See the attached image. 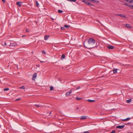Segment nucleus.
Returning <instances> with one entry per match:
<instances>
[{"label":"nucleus","instance_id":"nucleus-1","mask_svg":"<svg viewBox=\"0 0 133 133\" xmlns=\"http://www.w3.org/2000/svg\"><path fill=\"white\" fill-rule=\"evenodd\" d=\"M85 41L84 43V46L87 48H91L95 47V41L94 39L91 38L89 39L88 40V43L86 44H85Z\"/></svg>","mask_w":133,"mask_h":133},{"label":"nucleus","instance_id":"nucleus-2","mask_svg":"<svg viewBox=\"0 0 133 133\" xmlns=\"http://www.w3.org/2000/svg\"><path fill=\"white\" fill-rule=\"evenodd\" d=\"M16 46H17V45L15 43H10L9 45V46L10 47V48H12Z\"/></svg>","mask_w":133,"mask_h":133},{"label":"nucleus","instance_id":"nucleus-3","mask_svg":"<svg viewBox=\"0 0 133 133\" xmlns=\"http://www.w3.org/2000/svg\"><path fill=\"white\" fill-rule=\"evenodd\" d=\"M72 90H70L69 91L67 92L65 94V96H70V94L72 92Z\"/></svg>","mask_w":133,"mask_h":133},{"label":"nucleus","instance_id":"nucleus-4","mask_svg":"<svg viewBox=\"0 0 133 133\" xmlns=\"http://www.w3.org/2000/svg\"><path fill=\"white\" fill-rule=\"evenodd\" d=\"M107 47L109 49H113L114 48V46L110 45H109L107 46Z\"/></svg>","mask_w":133,"mask_h":133},{"label":"nucleus","instance_id":"nucleus-5","mask_svg":"<svg viewBox=\"0 0 133 133\" xmlns=\"http://www.w3.org/2000/svg\"><path fill=\"white\" fill-rule=\"evenodd\" d=\"M37 76V73H35L32 76V79L33 80H35V78Z\"/></svg>","mask_w":133,"mask_h":133},{"label":"nucleus","instance_id":"nucleus-6","mask_svg":"<svg viewBox=\"0 0 133 133\" xmlns=\"http://www.w3.org/2000/svg\"><path fill=\"white\" fill-rule=\"evenodd\" d=\"M124 127V125H118L116 127L117 128H119L121 129H123Z\"/></svg>","mask_w":133,"mask_h":133},{"label":"nucleus","instance_id":"nucleus-7","mask_svg":"<svg viewBox=\"0 0 133 133\" xmlns=\"http://www.w3.org/2000/svg\"><path fill=\"white\" fill-rule=\"evenodd\" d=\"M22 2H17L16 4L18 5L19 7H20L21 6V4Z\"/></svg>","mask_w":133,"mask_h":133},{"label":"nucleus","instance_id":"nucleus-8","mask_svg":"<svg viewBox=\"0 0 133 133\" xmlns=\"http://www.w3.org/2000/svg\"><path fill=\"white\" fill-rule=\"evenodd\" d=\"M116 15L118 16H119L122 17H125V15L121 14H116Z\"/></svg>","mask_w":133,"mask_h":133},{"label":"nucleus","instance_id":"nucleus-9","mask_svg":"<svg viewBox=\"0 0 133 133\" xmlns=\"http://www.w3.org/2000/svg\"><path fill=\"white\" fill-rule=\"evenodd\" d=\"M49 35H45L44 37V39L45 40H47L49 37Z\"/></svg>","mask_w":133,"mask_h":133},{"label":"nucleus","instance_id":"nucleus-10","mask_svg":"<svg viewBox=\"0 0 133 133\" xmlns=\"http://www.w3.org/2000/svg\"><path fill=\"white\" fill-rule=\"evenodd\" d=\"M86 117H87L85 116H82L81 117L80 119L81 120L84 119L86 118Z\"/></svg>","mask_w":133,"mask_h":133},{"label":"nucleus","instance_id":"nucleus-11","mask_svg":"<svg viewBox=\"0 0 133 133\" xmlns=\"http://www.w3.org/2000/svg\"><path fill=\"white\" fill-rule=\"evenodd\" d=\"M125 26L126 27L128 28H131V26L129 24H126Z\"/></svg>","mask_w":133,"mask_h":133},{"label":"nucleus","instance_id":"nucleus-12","mask_svg":"<svg viewBox=\"0 0 133 133\" xmlns=\"http://www.w3.org/2000/svg\"><path fill=\"white\" fill-rule=\"evenodd\" d=\"M85 4L87 5H90L91 6H93V5L90 4V3L88 2H85Z\"/></svg>","mask_w":133,"mask_h":133},{"label":"nucleus","instance_id":"nucleus-13","mask_svg":"<svg viewBox=\"0 0 133 133\" xmlns=\"http://www.w3.org/2000/svg\"><path fill=\"white\" fill-rule=\"evenodd\" d=\"M65 57V55H64V54H63L61 56V59H64V58Z\"/></svg>","mask_w":133,"mask_h":133},{"label":"nucleus","instance_id":"nucleus-14","mask_svg":"<svg viewBox=\"0 0 133 133\" xmlns=\"http://www.w3.org/2000/svg\"><path fill=\"white\" fill-rule=\"evenodd\" d=\"M87 101L91 102H93L95 101L94 100H90V99H88L87 100Z\"/></svg>","mask_w":133,"mask_h":133},{"label":"nucleus","instance_id":"nucleus-15","mask_svg":"<svg viewBox=\"0 0 133 133\" xmlns=\"http://www.w3.org/2000/svg\"><path fill=\"white\" fill-rule=\"evenodd\" d=\"M130 119V118H127L126 119H123V121H127L129 120Z\"/></svg>","mask_w":133,"mask_h":133},{"label":"nucleus","instance_id":"nucleus-16","mask_svg":"<svg viewBox=\"0 0 133 133\" xmlns=\"http://www.w3.org/2000/svg\"><path fill=\"white\" fill-rule=\"evenodd\" d=\"M92 2H94L97 3H99V1H96V0H93Z\"/></svg>","mask_w":133,"mask_h":133},{"label":"nucleus","instance_id":"nucleus-17","mask_svg":"<svg viewBox=\"0 0 133 133\" xmlns=\"http://www.w3.org/2000/svg\"><path fill=\"white\" fill-rule=\"evenodd\" d=\"M131 101V99H130L129 100H127L126 102H127V103H129Z\"/></svg>","mask_w":133,"mask_h":133},{"label":"nucleus","instance_id":"nucleus-18","mask_svg":"<svg viewBox=\"0 0 133 133\" xmlns=\"http://www.w3.org/2000/svg\"><path fill=\"white\" fill-rule=\"evenodd\" d=\"M64 27L66 28H68L70 27V26L66 25H65L64 26Z\"/></svg>","mask_w":133,"mask_h":133},{"label":"nucleus","instance_id":"nucleus-19","mask_svg":"<svg viewBox=\"0 0 133 133\" xmlns=\"http://www.w3.org/2000/svg\"><path fill=\"white\" fill-rule=\"evenodd\" d=\"M76 100H80L82 99V98H78L77 97L76 98Z\"/></svg>","mask_w":133,"mask_h":133},{"label":"nucleus","instance_id":"nucleus-20","mask_svg":"<svg viewBox=\"0 0 133 133\" xmlns=\"http://www.w3.org/2000/svg\"><path fill=\"white\" fill-rule=\"evenodd\" d=\"M113 71L114 74L117 72V70L114 69L113 70Z\"/></svg>","mask_w":133,"mask_h":133},{"label":"nucleus","instance_id":"nucleus-21","mask_svg":"<svg viewBox=\"0 0 133 133\" xmlns=\"http://www.w3.org/2000/svg\"><path fill=\"white\" fill-rule=\"evenodd\" d=\"M9 90V89L8 88H6L4 89L3 90L4 91H8Z\"/></svg>","mask_w":133,"mask_h":133},{"label":"nucleus","instance_id":"nucleus-22","mask_svg":"<svg viewBox=\"0 0 133 133\" xmlns=\"http://www.w3.org/2000/svg\"><path fill=\"white\" fill-rule=\"evenodd\" d=\"M129 3H133V0H130L128 2Z\"/></svg>","mask_w":133,"mask_h":133},{"label":"nucleus","instance_id":"nucleus-23","mask_svg":"<svg viewBox=\"0 0 133 133\" xmlns=\"http://www.w3.org/2000/svg\"><path fill=\"white\" fill-rule=\"evenodd\" d=\"M58 12L59 13H61L63 12V11L61 10H58Z\"/></svg>","mask_w":133,"mask_h":133},{"label":"nucleus","instance_id":"nucleus-24","mask_svg":"<svg viewBox=\"0 0 133 133\" xmlns=\"http://www.w3.org/2000/svg\"><path fill=\"white\" fill-rule=\"evenodd\" d=\"M69 1L71 2H75L76 1V0H69Z\"/></svg>","mask_w":133,"mask_h":133},{"label":"nucleus","instance_id":"nucleus-25","mask_svg":"<svg viewBox=\"0 0 133 133\" xmlns=\"http://www.w3.org/2000/svg\"><path fill=\"white\" fill-rule=\"evenodd\" d=\"M2 43V45L3 46H5L6 45V42H4L3 43Z\"/></svg>","mask_w":133,"mask_h":133},{"label":"nucleus","instance_id":"nucleus-26","mask_svg":"<svg viewBox=\"0 0 133 133\" xmlns=\"http://www.w3.org/2000/svg\"><path fill=\"white\" fill-rule=\"evenodd\" d=\"M20 88L21 89H24L25 87L24 86H22L20 87Z\"/></svg>","mask_w":133,"mask_h":133},{"label":"nucleus","instance_id":"nucleus-27","mask_svg":"<svg viewBox=\"0 0 133 133\" xmlns=\"http://www.w3.org/2000/svg\"><path fill=\"white\" fill-rule=\"evenodd\" d=\"M53 90V87L52 86H51L50 87V90L51 91H52Z\"/></svg>","mask_w":133,"mask_h":133},{"label":"nucleus","instance_id":"nucleus-28","mask_svg":"<svg viewBox=\"0 0 133 133\" xmlns=\"http://www.w3.org/2000/svg\"><path fill=\"white\" fill-rule=\"evenodd\" d=\"M36 6H38V5H39V3L37 1H36Z\"/></svg>","mask_w":133,"mask_h":133},{"label":"nucleus","instance_id":"nucleus-29","mask_svg":"<svg viewBox=\"0 0 133 133\" xmlns=\"http://www.w3.org/2000/svg\"><path fill=\"white\" fill-rule=\"evenodd\" d=\"M124 5H125V6H129V4L127 3H125L124 4Z\"/></svg>","mask_w":133,"mask_h":133},{"label":"nucleus","instance_id":"nucleus-30","mask_svg":"<svg viewBox=\"0 0 133 133\" xmlns=\"http://www.w3.org/2000/svg\"><path fill=\"white\" fill-rule=\"evenodd\" d=\"M35 106H37L38 107H41L42 106V105H36V104H35Z\"/></svg>","mask_w":133,"mask_h":133},{"label":"nucleus","instance_id":"nucleus-31","mask_svg":"<svg viewBox=\"0 0 133 133\" xmlns=\"http://www.w3.org/2000/svg\"><path fill=\"white\" fill-rule=\"evenodd\" d=\"M116 132V131L114 130L112 131V132L111 133H115Z\"/></svg>","mask_w":133,"mask_h":133},{"label":"nucleus","instance_id":"nucleus-32","mask_svg":"<svg viewBox=\"0 0 133 133\" xmlns=\"http://www.w3.org/2000/svg\"><path fill=\"white\" fill-rule=\"evenodd\" d=\"M42 53L43 54H46V52L44 50H43L42 51Z\"/></svg>","mask_w":133,"mask_h":133},{"label":"nucleus","instance_id":"nucleus-33","mask_svg":"<svg viewBox=\"0 0 133 133\" xmlns=\"http://www.w3.org/2000/svg\"><path fill=\"white\" fill-rule=\"evenodd\" d=\"M21 99V98H19L18 99H16L15 100V101H19V100H20Z\"/></svg>","mask_w":133,"mask_h":133},{"label":"nucleus","instance_id":"nucleus-34","mask_svg":"<svg viewBox=\"0 0 133 133\" xmlns=\"http://www.w3.org/2000/svg\"><path fill=\"white\" fill-rule=\"evenodd\" d=\"M64 27H61V29L62 30H64Z\"/></svg>","mask_w":133,"mask_h":133},{"label":"nucleus","instance_id":"nucleus-35","mask_svg":"<svg viewBox=\"0 0 133 133\" xmlns=\"http://www.w3.org/2000/svg\"><path fill=\"white\" fill-rule=\"evenodd\" d=\"M84 133H89V132L88 131H84Z\"/></svg>","mask_w":133,"mask_h":133},{"label":"nucleus","instance_id":"nucleus-36","mask_svg":"<svg viewBox=\"0 0 133 133\" xmlns=\"http://www.w3.org/2000/svg\"><path fill=\"white\" fill-rule=\"evenodd\" d=\"M82 2H84L85 3V2H86L85 0H83L82 1Z\"/></svg>","mask_w":133,"mask_h":133},{"label":"nucleus","instance_id":"nucleus-37","mask_svg":"<svg viewBox=\"0 0 133 133\" xmlns=\"http://www.w3.org/2000/svg\"><path fill=\"white\" fill-rule=\"evenodd\" d=\"M2 0L4 3H5V0Z\"/></svg>","mask_w":133,"mask_h":133},{"label":"nucleus","instance_id":"nucleus-38","mask_svg":"<svg viewBox=\"0 0 133 133\" xmlns=\"http://www.w3.org/2000/svg\"><path fill=\"white\" fill-rule=\"evenodd\" d=\"M80 88V87L78 86V87L76 88V89H78Z\"/></svg>","mask_w":133,"mask_h":133},{"label":"nucleus","instance_id":"nucleus-39","mask_svg":"<svg viewBox=\"0 0 133 133\" xmlns=\"http://www.w3.org/2000/svg\"><path fill=\"white\" fill-rule=\"evenodd\" d=\"M26 31L27 32H28L29 31V29H27L26 30Z\"/></svg>","mask_w":133,"mask_h":133},{"label":"nucleus","instance_id":"nucleus-40","mask_svg":"<svg viewBox=\"0 0 133 133\" xmlns=\"http://www.w3.org/2000/svg\"><path fill=\"white\" fill-rule=\"evenodd\" d=\"M36 66L38 68L40 66V65H37Z\"/></svg>","mask_w":133,"mask_h":133},{"label":"nucleus","instance_id":"nucleus-41","mask_svg":"<svg viewBox=\"0 0 133 133\" xmlns=\"http://www.w3.org/2000/svg\"><path fill=\"white\" fill-rule=\"evenodd\" d=\"M132 6V5H129V7H130V8H131V6Z\"/></svg>","mask_w":133,"mask_h":133},{"label":"nucleus","instance_id":"nucleus-42","mask_svg":"<svg viewBox=\"0 0 133 133\" xmlns=\"http://www.w3.org/2000/svg\"><path fill=\"white\" fill-rule=\"evenodd\" d=\"M131 8L133 9V5H132V6L131 7Z\"/></svg>","mask_w":133,"mask_h":133},{"label":"nucleus","instance_id":"nucleus-43","mask_svg":"<svg viewBox=\"0 0 133 133\" xmlns=\"http://www.w3.org/2000/svg\"><path fill=\"white\" fill-rule=\"evenodd\" d=\"M40 62L41 63H43L44 62V61H41Z\"/></svg>","mask_w":133,"mask_h":133},{"label":"nucleus","instance_id":"nucleus-44","mask_svg":"<svg viewBox=\"0 0 133 133\" xmlns=\"http://www.w3.org/2000/svg\"><path fill=\"white\" fill-rule=\"evenodd\" d=\"M127 133H132V132H128Z\"/></svg>","mask_w":133,"mask_h":133},{"label":"nucleus","instance_id":"nucleus-45","mask_svg":"<svg viewBox=\"0 0 133 133\" xmlns=\"http://www.w3.org/2000/svg\"><path fill=\"white\" fill-rule=\"evenodd\" d=\"M51 111L49 115H50L51 114Z\"/></svg>","mask_w":133,"mask_h":133},{"label":"nucleus","instance_id":"nucleus-46","mask_svg":"<svg viewBox=\"0 0 133 133\" xmlns=\"http://www.w3.org/2000/svg\"><path fill=\"white\" fill-rule=\"evenodd\" d=\"M76 109H78V108H77Z\"/></svg>","mask_w":133,"mask_h":133},{"label":"nucleus","instance_id":"nucleus-47","mask_svg":"<svg viewBox=\"0 0 133 133\" xmlns=\"http://www.w3.org/2000/svg\"><path fill=\"white\" fill-rule=\"evenodd\" d=\"M25 36V35H23V36H22V37H24V36Z\"/></svg>","mask_w":133,"mask_h":133},{"label":"nucleus","instance_id":"nucleus-48","mask_svg":"<svg viewBox=\"0 0 133 133\" xmlns=\"http://www.w3.org/2000/svg\"><path fill=\"white\" fill-rule=\"evenodd\" d=\"M52 19H53V18H52Z\"/></svg>","mask_w":133,"mask_h":133}]
</instances>
